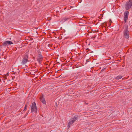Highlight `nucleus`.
<instances>
[{
    "label": "nucleus",
    "mask_w": 132,
    "mask_h": 132,
    "mask_svg": "<svg viewBox=\"0 0 132 132\" xmlns=\"http://www.w3.org/2000/svg\"><path fill=\"white\" fill-rule=\"evenodd\" d=\"M123 36L126 38L128 39L129 38V31L128 30V27H127L124 29L123 32Z\"/></svg>",
    "instance_id": "7ed1b4c3"
},
{
    "label": "nucleus",
    "mask_w": 132,
    "mask_h": 132,
    "mask_svg": "<svg viewBox=\"0 0 132 132\" xmlns=\"http://www.w3.org/2000/svg\"><path fill=\"white\" fill-rule=\"evenodd\" d=\"M55 104H56V105H57V103H55Z\"/></svg>",
    "instance_id": "ddd939ff"
},
{
    "label": "nucleus",
    "mask_w": 132,
    "mask_h": 132,
    "mask_svg": "<svg viewBox=\"0 0 132 132\" xmlns=\"http://www.w3.org/2000/svg\"><path fill=\"white\" fill-rule=\"evenodd\" d=\"M125 7L127 10L124 13V21L125 23H126L128 20L129 15V12L128 11L130 9L132 10V0H129L126 2Z\"/></svg>",
    "instance_id": "f257e3e1"
},
{
    "label": "nucleus",
    "mask_w": 132,
    "mask_h": 132,
    "mask_svg": "<svg viewBox=\"0 0 132 132\" xmlns=\"http://www.w3.org/2000/svg\"><path fill=\"white\" fill-rule=\"evenodd\" d=\"M70 19V18L69 17H64L62 19L61 21L62 22H64L66 21H68Z\"/></svg>",
    "instance_id": "6e6552de"
},
{
    "label": "nucleus",
    "mask_w": 132,
    "mask_h": 132,
    "mask_svg": "<svg viewBox=\"0 0 132 132\" xmlns=\"http://www.w3.org/2000/svg\"><path fill=\"white\" fill-rule=\"evenodd\" d=\"M27 106L26 105H25L24 106V111H25L26 110V109H27Z\"/></svg>",
    "instance_id": "9b49d317"
},
{
    "label": "nucleus",
    "mask_w": 132,
    "mask_h": 132,
    "mask_svg": "<svg viewBox=\"0 0 132 132\" xmlns=\"http://www.w3.org/2000/svg\"><path fill=\"white\" fill-rule=\"evenodd\" d=\"M28 56L27 54H25L23 57L22 59L21 62L22 65H24L28 61Z\"/></svg>",
    "instance_id": "f03ea898"
},
{
    "label": "nucleus",
    "mask_w": 132,
    "mask_h": 132,
    "mask_svg": "<svg viewBox=\"0 0 132 132\" xmlns=\"http://www.w3.org/2000/svg\"><path fill=\"white\" fill-rule=\"evenodd\" d=\"M13 44V43L11 41L7 40L4 42L3 43V45L4 46H6Z\"/></svg>",
    "instance_id": "423d86ee"
},
{
    "label": "nucleus",
    "mask_w": 132,
    "mask_h": 132,
    "mask_svg": "<svg viewBox=\"0 0 132 132\" xmlns=\"http://www.w3.org/2000/svg\"><path fill=\"white\" fill-rule=\"evenodd\" d=\"M37 109L36 106L35 102H33L31 105V111L32 112L35 111Z\"/></svg>",
    "instance_id": "39448f33"
},
{
    "label": "nucleus",
    "mask_w": 132,
    "mask_h": 132,
    "mask_svg": "<svg viewBox=\"0 0 132 132\" xmlns=\"http://www.w3.org/2000/svg\"><path fill=\"white\" fill-rule=\"evenodd\" d=\"M77 119V117H75L74 118H72V119L69 121L68 123V125L67 126L68 128H69L72 125V124L74 122L76 121Z\"/></svg>",
    "instance_id": "20e7f679"
},
{
    "label": "nucleus",
    "mask_w": 132,
    "mask_h": 132,
    "mask_svg": "<svg viewBox=\"0 0 132 132\" xmlns=\"http://www.w3.org/2000/svg\"><path fill=\"white\" fill-rule=\"evenodd\" d=\"M110 21H111V20H110Z\"/></svg>",
    "instance_id": "4468645a"
},
{
    "label": "nucleus",
    "mask_w": 132,
    "mask_h": 132,
    "mask_svg": "<svg viewBox=\"0 0 132 132\" xmlns=\"http://www.w3.org/2000/svg\"><path fill=\"white\" fill-rule=\"evenodd\" d=\"M37 52L38 53V54H41V52L39 50H38L37 51Z\"/></svg>",
    "instance_id": "f8f14e48"
},
{
    "label": "nucleus",
    "mask_w": 132,
    "mask_h": 132,
    "mask_svg": "<svg viewBox=\"0 0 132 132\" xmlns=\"http://www.w3.org/2000/svg\"><path fill=\"white\" fill-rule=\"evenodd\" d=\"M40 101L44 104H45L46 103V102L45 101L44 98L43 96L40 97Z\"/></svg>",
    "instance_id": "1a4fd4ad"
},
{
    "label": "nucleus",
    "mask_w": 132,
    "mask_h": 132,
    "mask_svg": "<svg viewBox=\"0 0 132 132\" xmlns=\"http://www.w3.org/2000/svg\"><path fill=\"white\" fill-rule=\"evenodd\" d=\"M122 77L121 76H119L116 77V78L117 79H121L122 78Z\"/></svg>",
    "instance_id": "9d476101"
},
{
    "label": "nucleus",
    "mask_w": 132,
    "mask_h": 132,
    "mask_svg": "<svg viewBox=\"0 0 132 132\" xmlns=\"http://www.w3.org/2000/svg\"><path fill=\"white\" fill-rule=\"evenodd\" d=\"M43 59V57L41 54H38V57L37 59L38 61L40 62L41 61H42Z\"/></svg>",
    "instance_id": "0eeeda50"
}]
</instances>
